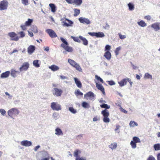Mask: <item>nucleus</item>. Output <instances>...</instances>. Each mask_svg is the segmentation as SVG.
Here are the masks:
<instances>
[{"label":"nucleus","instance_id":"f257e3e1","mask_svg":"<svg viewBox=\"0 0 160 160\" xmlns=\"http://www.w3.org/2000/svg\"><path fill=\"white\" fill-rule=\"evenodd\" d=\"M100 107L101 108L106 109L101 112V114L103 116V122L106 123L109 122H110V119L108 117L109 114L108 111L107 109H108L110 108V106L104 103L101 105Z\"/></svg>","mask_w":160,"mask_h":160},{"label":"nucleus","instance_id":"f03ea898","mask_svg":"<svg viewBox=\"0 0 160 160\" xmlns=\"http://www.w3.org/2000/svg\"><path fill=\"white\" fill-rule=\"evenodd\" d=\"M60 39L63 42L61 45V47L64 48V50L68 52H72L73 49L71 47L68 46V42L65 40L63 38H61Z\"/></svg>","mask_w":160,"mask_h":160},{"label":"nucleus","instance_id":"7ed1b4c3","mask_svg":"<svg viewBox=\"0 0 160 160\" xmlns=\"http://www.w3.org/2000/svg\"><path fill=\"white\" fill-rule=\"evenodd\" d=\"M68 61L70 65L75 68L77 70L80 72H82V68L79 64L73 60L69 58L68 59Z\"/></svg>","mask_w":160,"mask_h":160},{"label":"nucleus","instance_id":"20e7f679","mask_svg":"<svg viewBox=\"0 0 160 160\" xmlns=\"http://www.w3.org/2000/svg\"><path fill=\"white\" fill-rule=\"evenodd\" d=\"M19 113V110L15 108H12L9 110L8 112V115L12 118H13V116H16L18 115Z\"/></svg>","mask_w":160,"mask_h":160},{"label":"nucleus","instance_id":"39448f33","mask_svg":"<svg viewBox=\"0 0 160 160\" xmlns=\"http://www.w3.org/2000/svg\"><path fill=\"white\" fill-rule=\"evenodd\" d=\"M51 107L53 110L59 111L62 109L61 105L56 102L51 103Z\"/></svg>","mask_w":160,"mask_h":160},{"label":"nucleus","instance_id":"423d86ee","mask_svg":"<svg viewBox=\"0 0 160 160\" xmlns=\"http://www.w3.org/2000/svg\"><path fill=\"white\" fill-rule=\"evenodd\" d=\"M52 91L53 95L56 97L61 96L63 92V91L62 89L57 88H54Z\"/></svg>","mask_w":160,"mask_h":160},{"label":"nucleus","instance_id":"0eeeda50","mask_svg":"<svg viewBox=\"0 0 160 160\" xmlns=\"http://www.w3.org/2000/svg\"><path fill=\"white\" fill-rule=\"evenodd\" d=\"M8 2L6 0H3L0 2V10L6 9L8 6Z\"/></svg>","mask_w":160,"mask_h":160},{"label":"nucleus","instance_id":"6e6552de","mask_svg":"<svg viewBox=\"0 0 160 160\" xmlns=\"http://www.w3.org/2000/svg\"><path fill=\"white\" fill-rule=\"evenodd\" d=\"M8 35L11 38L10 40L12 41H17L19 38L17 34L13 32L8 33Z\"/></svg>","mask_w":160,"mask_h":160},{"label":"nucleus","instance_id":"1a4fd4ad","mask_svg":"<svg viewBox=\"0 0 160 160\" xmlns=\"http://www.w3.org/2000/svg\"><path fill=\"white\" fill-rule=\"evenodd\" d=\"M29 67V64L28 62H24L20 68L19 70L20 71H27Z\"/></svg>","mask_w":160,"mask_h":160},{"label":"nucleus","instance_id":"9d476101","mask_svg":"<svg viewBox=\"0 0 160 160\" xmlns=\"http://www.w3.org/2000/svg\"><path fill=\"white\" fill-rule=\"evenodd\" d=\"M79 22L82 23L89 25L91 23V21L88 18H85L83 17H80L78 19Z\"/></svg>","mask_w":160,"mask_h":160},{"label":"nucleus","instance_id":"9b49d317","mask_svg":"<svg viewBox=\"0 0 160 160\" xmlns=\"http://www.w3.org/2000/svg\"><path fill=\"white\" fill-rule=\"evenodd\" d=\"M46 32L51 38H54L57 37L55 32L51 29H48L46 30Z\"/></svg>","mask_w":160,"mask_h":160},{"label":"nucleus","instance_id":"f8f14e48","mask_svg":"<svg viewBox=\"0 0 160 160\" xmlns=\"http://www.w3.org/2000/svg\"><path fill=\"white\" fill-rule=\"evenodd\" d=\"M66 1L69 3H74L77 5H79L82 2V0H66Z\"/></svg>","mask_w":160,"mask_h":160},{"label":"nucleus","instance_id":"ddd939ff","mask_svg":"<svg viewBox=\"0 0 160 160\" xmlns=\"http://www.w3.org/2000/svg\"><path fill=\"white\" fill-rule=\"evenodd\" d=\"M151 27L153 28L155 31L159 30H160V23L155 22L151 25Z\"/></svg>","mask_w":160,"mask_h":160},{"label":"nucleus","instance_id":"4468645a","mask_svg":"<svg viewBox=\"0 0 160 160\" xmlns=\"http://www.w3.org/2000/svg\"><path fill=\"white\" fill-rule=\"evenodd\" d=\"M84 97L87 99H88V98H89L90 99H93L95 97V95L92 92L89 91L85 94Z\"/></svg>","mask_w":160,"mask_h":160},{"label":"nucleus","instance_id":"2eb2a0df","mask_svg":"<svg viewBox=\"0 0 160 160\" xmlns=\"http://www.w3.org/2000/svg\"><path fill=\"white\" fill-rule=\"evenodd\" d=\"M32 142L28 140L22 141L21 142V145L22 146L29 147L32 145Z\"/></svg>","mask_w":160,"mask_h":160},{"label":"nucleus","instance_id":"dca6fc26","mask_svg":"<svg viewBox=\"0 0 160 160\" xmlns=\"http://www.w3.org/2000/svg\"><path fill=\"white\" fill-rule=\"evenodd\" d=\"M96 87L99 90H100L102 93L105 95V89L104 87L102 85V84H98V83H96Z\"/></svg>","mask_w":160,"mask_h":160},{"label":"nucleus","instance_id":"f3484780","mask_svg":"<svg viewBox=\"0 0 160 160\" xmlns=\"http://www.w3.org/2000/svg\"><path fill=\"white\" fill-rule=\"evenodd\" d=\"M66 20L68 22V23H67L65 21H63L62 22V23H63L62 24V26L63 27H69L70 26H71L72 25L73 23L71 21V20L68 19H66Z\"/></svg>","mask_w":160,"mask_h":160},{"label":"nucleus","instance_id":"a211bd4d","mask_svg":"<svg viewBox=\"0 0 160 160\" xmlns=\"http://www.w3.org/2000/svg\"><path fill=\"white\" fill-rule=\"evenodd\" d=\"M35 47L33 45H30L28 48V52L30 54H32L35 51Z\"/></svg>","mask_w":160,"mask_h":160},{"label":"nucleus","instance_id":"6ab92c4d","mask_svg":"<svg viewBox=\"0 0 160 160\" xmlns=\"http://www.w3.org/2000/svg\"><path fill=\"white\" fill-rule=\"evenodd\" d=\"M127 82V78L122 79L120 81L118 82L119 86L123 87L126 85Z\"/></svg>","mask_w":160,"mask_h":160},{"label":"nucleus","instance_id":"aec40b11","mask_svg":"<svg viewBox=\"0 0 160 160\" xmlns=\"http://www.w3.org/2000/svg\"><path fill=\"white\" fill-rule=\"evenodd\" d=\"M104 56L108 60H109L111 58V54L109 51H107L104 53Z\"/></svg>","mask_w":160,"mask_h":160},{"label":"nucleus","instance_id":"412c9836","mask_svg":"<svg viewBox=\"0 0 160 160\" xmlns=\"http://www.w3.org/2000/svg\"><path fill=\"white\" fill-rule=\"evenodd\" d=\"M10 74V72L9 71H7L5 72H3L1 75V78H8Z\"/></svg>","mask_w":160,"mask_h":160},{"label":"nucleus","instance_id":"4be33fe9","mask_svg":"<svg viewBox=\"0 0 160 160\" xmlns=\"http://www.w3.org/2000/svg\"><path fill=\"white\" fill-rule=\"evenodd\" d=\"M74 79L77 86L79 88H81L82 87V84L81 82L77 78H74Z\"/></svg>","mask_w":160,"mask_h":160},{"label":"nucleus","instance_id":"5701e85b","mask_svg":"<svg viewBox=\"0 0 160 160\" xmlns=\"http://www.w3.org/2000/svg\"><path fill=\"white\" fill-rule=\"evenodd\" d=\"M49 68L52 71H55L59 70V68L58 67L54 65H52L49 67Z\"/></svg>","mask_w":160,"mask_h":160},{"label":"nucleus","instance_id":"b1692460","mask_svg":"<svg viewBox=\"0 0 160 160\" xmlns=\"http://www.w3.org/2000/svg\"><path fill=\"white\" fill-rule=\"evenodd\" d=\"M80 40L83 42V44L85 45H87L88 44V41L85 38L82 37V36H79Z\"/></svg>","mask_w":160,"mask_h":160},{"label":"nucleus","instance_id":"393cba45","mask_svg":"<svg viewBox=\"0 0 160 160\" xmlns=\"http://www.w3.org/2000/svg\"><path fill=\"white\" fill-rule=\"evenodd\" d=\"M55 134L57 135H62L63 133L62 130L59 128H57L55 129Z\"/></svg>","mask_w":160,"mask_h":160},{"label":"nucleus","instance_id":"a878e982","mask_svg":"<svg viewBox=\"0 0 160 160\" xmlns=\"http://www.w3.org/2000/svg\"><path fill=\"white\" fill-rule=\"evenodd\" d=\"M49 6L51 8L52 12H56V7L54 4L50 3L49 4Z\"/></svg>","mask_w":160,"mask_h":160},{"label":"nucleus","instance_id":"bb28decb","mask_svg":"<svg viewBox=\"0 0 160 160\" xmlns=\"http://www.w3.org/2000/svg\"><path fill=\"white\" fill-rule=\"evenodd\" d=\"M138 24L139 26L142 27H144L147 26V24L143 20L138 22Z\"/></svg>","mask_w":160,"mask_h":160},{"label":"nucleus","instance_id":"cd10ccee","mask_svg":"<svg viewBox=\"0 0 160 160\" xmlns=\"http://www.w3.org/2000/svg\"><path fill=\"white\" fill-rule=\"evenodd\" d=\"M96 37L97 38H102L105 36L104 33L101 32H96Z\"/></svg>","mask_w":160,"mask_h":160},{"label":"nucleus","instance_id":"c85d7f7f","mask_svg":"<svg viewBox=\"0 0 160 160\" xmlns=\"http://www.w3.org/2000/svg\"><path fill=\"white\" fill-rule=\"evenodd\" d=\"M82 105L84 108H89L90 107L89 104L85 102H83Z\"/></svg>","mask_w":160,"mask_h":160},{"label":"nucleus","instance_id":"c756f323","mask_svg":"<svg viewBox=\"0 0 160 160\" xmlns=\"http://www.w3.org/2000/svg\"><path fill=\"white\" fill-rule=\"evenodd\" d=\"M73 10L74 12V16L75 17L77 16L80 14V10L79 9L76 8H74Z\"/></svg>","mask_w":160,"mask_h":160},{"label":"nucleus","instance_id":"7c9ffc66","mask_svg":"<svg viewBox=\"0 0 160 160\" xmlns=\"http://www.w3.org/2000/svg\"><path fill=\"white\" fill-rule=\"evenodd\" d=\"M74 93L77 96L79 95L82 96L83 95V93L81 92L79 89L76 90L75 91Z\"/></svg>","mask_w":160,"mask_h":160},{"label":"nucleus","instance_id":"2f4dec72","mask_svg":"<svg viewBox=\"0 0 160 160\" xmlns=\"http://www.w3.org/2000/svg\"><path fill=\"white\" fill-rule=\"evenodd\" d=\"M81 153V151L80 150L78 149H76L74 152V156L77 158V157H78V154Z\"/></svg>","mask_w":160,"mask_h":160},{"label":"nucleus","instance_id":"473e14b6","mask_svg":"<svg viewBox=\"0 0 160 160\" xmlns=\"http://www.w3.org/2000/svg\"><path fill=\"white\" fill-rule=\"evenodd\" d=\"M33 22V20L32 19H28V20L25 22V24L27 26H30L31 25V23Z\"/></svg>","mask_w":160,"mask_h":160},{"label":"nucleus","instance_id":"72a5a7b5","mask_svg":"<svg viewBox=\"0 0 160 160\" xmlns=\"http://www.w3.org/2000/svg\"><path fill=\"white\" fill-rule=\"evenodd\" d=\"M117 147V143L115 142L113 143L110 145L109 147L112 149H113L116 148Z\"/></svg>","mask_w":160,"mask_h":160},{"label":"nucleus","instance_id":"f704fd0d","mask_svg":"<svg viewBox=\"0 0 160 160\" xmlns=\"http://www.w3.org/2000/svg\"><path fill=\"white\" fill-rule=\"evenodd\" d=\"M128 6L129 7V10L132 11L134 8V5L131 3H129L128 4Z\"/></svg>","mask_w":160,"mask_h":160},{"label":"nucleus","instance_id":"c9c22d12","mask_svg":"<svg viewBox=\"0 0 160 160\" xmlns=\"http://www.w3.org/2000/svg\"><path fill=\"white\" fill-rule=\"evenodd\" d=\"M38 60H34L33 62V64L34 66L36 67H40V65L38 63Z\"/></svg>","mask_w":160,"mask_h":160},{"label":"nucleus","instance_id":"e433bc0d","mask_svg":"<svg viewBox=\"0 0 160 160\" xmlns=\"http://www.w3.org/2000/svg\"><path fill=\"white\" fill-rule=\"evenodd\" d=\"M72 38L73 40L74 41L77 42H81V40L79 38V37H74L72 36Z\"/></svg>","mask_w":160,"mask_h":160},{"label":"nucleus","instance_id":"4c0bfd02","mask_svg":"<svg viewBox=\"0 0 160 160\" xmlns=\"http://www.w3.org/2000/svg\"><path fill=\"white\" fill-rule=\"evenodd\" d=\"M129 125L130 127H134L135 126H138V123L136 122L133 121H131L129 123Z\"/></svg>","mask_w":160,"mask_h":160},{"label":"nucleus","instance_id":"58836bf2","mask_svg":"<svg viewBox=\"0 0 160 160\" xmlns=\"http://www.w3.org/2000/svg\"><path fill=\"white\" fill-rule=\"evenodd\" d=\"M144 78L146 79H152V75L148 73H145Z\"/></svg>","mask_w":160,"mask_h":160},{"label":"nucleus","instance_id":"ea45409f","mask_svg":"<svg viewBox=\"0 0 160 160\" xmlns=\"http://www.w3.org/2000/svg\"><path fill=\"white\" fill-rule=\"evenodd\" d=\"M31 30L34 33H37L38 32L37 28L36 26H33L32 27Z\"/></svg>","mask_w":160,"mask_h":160},{"label":"nucleus","instance_id":"a19ab883","mask_svg":"<svg viewBox=\"0 0 160 160\" xmlns=\"http://www.w3.org/2000/svg\"><path fill=\"white\" fill-rule=\"evenodd\" d=\"M17 73H19V72L14 70H12L11 72V74L13 77H15L16 76V74Z\"/></svg>","mask_w":160,"mask_h":160},{"label":"nucleus","instance_id":"79ce46f5","mask_svg":"<svg viewBox=\"0 0 160 160\" xmlns=\"http://www.w3.org/2000/svg\"><path fill=\"white\" fill-rule=\"evenodd\" d=\"M133 141L135 142L136 143L138 142H140V141L139 138L137 137H134L133 138Z\"/></svg>","mask_w":160,"mask_h":160},{"label":"nucleus","instance_id":"37998d69","mask_svg":"<svg viewBox=\"0 0 160 160\" xmlns=\"http://www.w3.org/2000/svg\"><path fill=\"white\" fill-rule=\"evenodd\" d=\"M154 148L156 151L160 150V144H155L154 145Z\"/></svg>","mask_w":160,"mask_h":160},{"label":"nucleus","instance_id":"c03bdc74","mask_svg":"<svg viewBox=\"0 0 160 160\" xmlns=\"http://www.w3.org/2000/svg\"><path fill=\"white\" fill-rule=\"evenodd\" d=\"M130 144L132 146V147L133 148H135L136 147V143L134 142V141H131L130 142Z\"/></svg>","mask_w":160,"mask_h":160},{"label":"nucleus","instance_id":"a18cd8bd","mask_svg":"<svg viewBox=\"0 0 160 160\" xmlns=\"http://www.w3.org/2000/svg\"><path fill=\"white\" fill-rule=\"evenodd\" d=\"M69 110L72 113L75 114L77 112L76 110L74 109L72 107H70L69 108Z\"/></svg>","mask_w":160,"mask_h":160},{"label":"nucleus","instance_id":"49530a36","mask_svg":"<svg viewBox=\"0 0 160 160\" xmlns=\"http://www.w3.org/2000/svg\"><path fill=\"white\" fill-rule=\"evenodd\" d=\"M95 78L97 80L99 81L102 83H103L104 82L103 80L99 76H98V75H96Z\"/></svg>","mask_w":160,"mask_h":160},{"label":"nucleus","instance_id":"de8ad7c7","mask_svg":"<svg viewBox=\"0 0 160 160\" xmlns=\"http://www.w3.org/2000/svg\"><path fill=\"white\" fill-rule=\"evenodd\" d=\"M22 3L24 5L26 6L28 4V0H22Z\"/></svg>","mask_w":160,"mask_h":160},{"label":"nucleus","instance_id":"09e8293b","mask_svg":"<svg viewBox=\"0 0 160 160\" xmlns=\"http://www.w3.org/2000/svg\"><path fill=\"white\" fill-rule=\"evenodd\" d=\"M121 48L120 47L117 48L115 51V53L116 55H118L119 54V52L121 49Z\"/></svg>","mask_w":160,"mask_h":160},{"label":"nucleus","instance_id":"8fccbe9b","mask_svg":"<svg viewBox=\"0 0 160 160\" xmlns=\"http://www.w3.org/2000/svg\"><path fill=\"white\" fill-rule=\"evenodd\" d=\"M0 112L1 114L3 116L6 113V112L5 110L3 109H0Z\"/></svg>","mask_w":160,"mask_h":160},{"label":"nucleus","instance_id":"3c124183","mask_svg":"<svg viewBox=\"0 0 160 160\" xmlns=\"http://www.w3.org/2000/svg\"><path fill=\"white\" fill-rule=\"evenodd\" d=\"M119 38L121 39H123L126 38V36L125 35H122L121 33H119L118 34Z\"/></svg>","mask_w":160,"mask_h":160},{"label":"nucleus","instance_id":"603ef678","mask_svg":"<svg viewBox=\"0 0 160 160\" xmlns=\"http://www.w3.org/2000/svg\"><path fill=\"white\" fill-rule=\"evenodd\" d=\"M111 48V47L110 46L108 45H106L105 46V50L109 51L110 50Z\"/></svg>","mask_w":160,"mask_h":160},{"label":"nucleus","instance_id":"864d4df0","mask_svg":"<svg viewBox=\"0 0 160 160\" xmlns=\"http://www.w3.org/2000/svg\"><path fill=\"white\" fill-rule=\"evenodd\" d=\"M20 35V38H22L25 37V34L24 32L22 31L18 33Z\"/></svg>","mask_w":160,"mask_h":160},{"label":"nucleus","instance_id":"5fc2aeb1","mask_svg":"<svg viewBox=\"0 0 160 160\" xmlns=\"http://www.w3.org/2000/svg\"><path fill=\"white\" fill-rule=\"evenodd\" d=\"M147 160H156L155 158L152 155L150 156L147 158Z\"/></svg>","mask_w":160,"mask_h":160},{"label":"nucleus","instance_id":"6e6d98bb","mask_svg":"<svg viewBox=\"0 0 160 160\" xmlns=\"http://www.w3.org/2000/svg\"><path fill=\"white\" fill-rule=\"evenodd\" d=\"M26 26H27L25 24V25H21L20 27L23 30H25L26 29Z\"/></svg>","mask_w":160,"mask_h":160},{"label":"nucleus","instance_id":"4d7b16f0","mask_svg":"<svg viewBox=\"0 0 160 160\" xmlns=\"http://www.w3.org/2000/svg\"><path fill=\"white\" fill-rule=\"evenodd\" d=\"M88 34L90 35V36H96V32H89L88 33Z\"/></svg>","mask_w":160,"mask_h":160},{"label":"nucleus","instance_id":"13d9d810","mask_svg":"<svg viewBox=\"0 0 160 160\" xmlns=\"http://www.w3.org/2000/svg\"><path fill=\"white\" fill-rule=\"evenodd\" d=\"M108 84L110 85H114L115 84V83L113 81H108Z\"/></svg>","mask_w":160,"mask_h":160},{"label":"nucleus","instance_id":"bf43d9fd","mask_svg":"<svg viewBox=\"0 0 160 160\" xmlns=\"http://www.w3.org/2000/svg\"><path fill=\"white\" fill-rule=\"evenodd\" d=\"M144 18L148 20H150L151 19V17L150 16L148 15L145 16Z\"/></svg>","mask_w":160,"mask_h":160},{"label":"nucleus","instance_id":"052dcab7","mask_svg":"<svg viewBox=\"0 0 160 160\" xmlns=\"http://www.w3.org/2000/svg\"><path fill=\"white\" fill-rule=\"evenodd\" d=\"M127 82H129L130 85L131 87L133 83V82L131 81V79L129 78H127Z\"/></svg>","mask_w":160,"mask_h":160},{"label":"nucleus","instance_id":"680f3d73","mask_svg":"<svg viewBox=\"0 0 160 160\" xmlns=\"http://www.w3.org/2000/svg\"><path fill=\"white\" fill-rule=\"evenodd\" d=\"M98 120V118L97 116H95L93 118V121H97Z\"/></svg>","mask_w":160,"mask_h":160},{"label":"nucleus","instance_id":"e2e57ef3","mask_svg":"<svg viewBox=\"0 0 160 160\" xmlns=\"http://www.w3.org/2000/svg\"><path fill=\"white\" fill-rule=\"evenodd\" d=\"M60 77L62 79H66V78H67V77H66L65 76H62V75L60 76Z\"/></svg>","mask_w":160,"mask_h":160},{"label":"nucleus","instance_id":"0e129e2a","mask_svg":"<svg viewBox=\"0 0 160 160\" xmlns=\"http://www.w3.org/2000/svg\"><path fill=\"white\" fill-rule=\"evenodd\" d=\"M75 160H85L83 158H81L79 157H77V158H76Z\"/></svg>","mask_w":160,"mask_h":160},{"label":"nucleus","instance_id":"69168bd1","mask_svg":"<svg viewBox=\"0 0 160 160\" xmlns=\"http://www.w3.org/2000/svg\"><path fill=\"white\" fill-rule=\"evenodd\" d=\"M28 34H29V35L31 37H32L33 35V33L29 31L28 32Z\"/></svg>","mask_w":160,"mask_h":160},{"label":"nucleus","instance_id":"338daca9","mask_svg":"<svg viewBox=\"0 0 160 160\" xmlns=\"http://www.w3.org/2000/svg\"><path fill=\"white\" fill-rule=\"evenodd\" d=\"M40 148V146L38 145L37 146L35 147V148L34 149V150L35 151H37L38 149Z\"/></svg>","mask_w":160,"mask_h":160},{"label":"nucleus","instance_id":"774afa93","mask_svg":"<svg viewBox=\"0 0 160 160\" xmlns=\"http://www.w3.org/2000/svg\"><path fill=\"white\" fill-rule=\"evenodd\" d=\"M157 160H160V153L158 154V155Z\"/></svg>","mask_w":160,"mask_h":160}]
</instances>
